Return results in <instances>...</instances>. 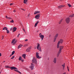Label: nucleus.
I'll use <instances>...</instances> for the list:
<instances>
[{"instance_id": "53", "label": "nucleus", "mask_w": 74, "mask_h": 74, "mask_svg": "<svg viewBox=\"0 0 74 74\" xmlns=\"http://www.w3.org/2000/svg\"><path fill=\"white\" fill-rule=\"evenodd\" d=\"M21 10H23V9H21Z\"/></svg>"}, {"instance_id": "22", "label": "nucleus", "mask_w": 74, "mask_h": 74, "mask_svg": "<svg viewBox=\"0 0 74 74\" xmlns=\"http://www.w3.org/2000/svg\"><path fill=\"white\" fill-rule=\"evenodd\" d=\"M63 46H61L60 47V49L61 50H62V49H63Z\"/></svg>"}, {"instance_id": "43", "label": "nucleus", "mask_w": 74, "mask_h": 74, "mask_svg": "<svg viewBox=\"0 0 74 74\" xmlns=\"http://www.w3.org/2000/svg\"><path fill=\"white\" fill-rule=\"evenodd\" d=\"M13 5V4L12 3L10 4V5Z\"/></svg>"}, {"instance_id": "44", "label": "nucleus", "mask_w": 74, "mask_h": 74, "mask_svg": "<svg viewBox=\"0 0 74 74\" xmlns=\"http://www.w3.org/2000/svg\"><path fill=\"white\" fill-rule=\"evenodd\" d=\"M8 17H7V16H6V18L7 19H8Z\"/></svg>"}, {"instance_id": "7", "label": "nucleus", "mask_w": 74, "mask_h": 74, "mask_svg": "<svg viewBox=\"0 0 74 74\" xmlns=\"http://www.w3.org/2000/svg\"><path fill=\"white\" fill-rule=\"evenodd\" d=\"M40 17V14H38L37 15H36L35 16V18L36 19H39V18Z\"/></svg>"}, {"instance_id": "46", "label": "nucleus", "mask_w": 74, "mask_h": 74, "mask_svg": "<svg viewBox=\"0 0 74 74\" xmlns=\"http://www.w3.org/2000/svg\"><path fill=\"white\" fill-rule=\"evenodd\" d=\"M13 12H16V11H15V10H14L13 11Z\"/></svg>"}, {"instance_id": "15", "label": "nucleus", "mask_w": 74, "mask_h": 74, "mask_svg": "<svg viewBox=\"0 0 74 74\" xmlns=\"http://www.w3.org/2000/svg\"><path fill=\"white\" fill-rule=\"evenodd\" d=\"M22 56L23 58L24 59H26V54H23V55H22Z\"/></svg>"}, {"instance_id": "2", "label": "nucleus", "mask_w": 74, "mask_h": 74, "mask_svg": "<svg viewBox=\"0 0 74 74\" xmlns=\"http://www.w3.org/2000/svg\"><path fill=\"white\" fill-rule=\"evenodd\" d=\"M31 65L29 66V68L32 70H33L34 69V63H31Z\"/></svg>"}, {"instance_id": "9", "label": "nucleus", "mask_w": 74, "mask_h": 74, "mask_svg": "<svg viewBox=\"0 0 74 74\" xmlns=\"http://www.w3.org/2000/svg\"><path fill=\"white\" fill-rule=\"evenodd\" d=\"M10 69L11 70H13V69H16V70H18L17 68L14 66H12L11 67Z\"/></svg>"}, {"instance_id": "5", "label": "nucleus", "mask_w": 74, "mask_h": 74, "mask_svg": "<svg viewBox=\"0 0 74 74\" xmlns=\"http://www.w3.org/2000/svg\"><path fill=\"white\" fill-rule=\"evenodd\" d=\"M39 53L38 52H37L36 53V57L38 59H40V58H41V57H40V56L38 55Z\"/></svg>"}, {"instance_id": "47", "label": "nucleus", "mask_w": 74, "mask_h": 74, "mask_svg": "<svg viewBox=\"0 0 74 74\" xmlns=\"http://www.w3.org/2000/svg\"><path fill=\"white\" fill-rule=\"evenodd\" d=\"M1 56V53H0V56Z\"/></svg>"}, {"instance_id": "8", "label": "nucleus", "mask_w": 74, "mask_h": 74, "mask_svg": "<svg viewBox=\"0 0 74 74\" xmlns=\"http://www.w3.org/2000/svg\"><path fill=\"white\" fill-rule=\"evenodd\" d=\"M64 6H65V5H61L58 6V8L59 9H60V8H62L63 7H64Z\"/></svg>"}, {"instance_id": "40", "label": "nucleus", "mask_w": 74, "mask_h": 74, "mask_svg": "<svg viewBox=\"0 0 74 74\" xmlns=\"http://www.w3.org/2000/svg\"><path fill=\"white\" fill-rule=\"evenodd\" d=\"M19 35H20V34H18V35L17 36V37H19Z\"/></svg>"}, {"instance_id": "34", "label": "nucleus", "mask_w": 74, "mask_h": 74, "mask_svg": "<svg viewBox=\"0 0 74 74\" xmlns=\"http://www.w3.org/2000/svg\"><path fill=\"white\" fill-rule=\"evenodd\" d=\"M68 5L69 6V7H71V5L70 4H68Z\"/></svg>"}, {"instance_id": "20", "label": "nucleus", "mask_w": 74, "mask_h": 74, "mask_svg": "<svg viewBox=\"0 0 74 74\" xmlns=\"http://www.w3.org/2000/svg\"><path fill=\"white\" fill-rule=\"evenodd\" d=\"M61 52H62V50H61V49H60L59 51L58 52V56H59V54L60 53H61Z\"/></svg>"}, {"instance_id": "10", "label": "nucleus", "mask_w": 74, "mask_h": 74, "mask_svg": "<svg viewBox=\"0 0 74 74\" xmlns=\"http://www.w3.org/2000/svg\"><path fill=\"white\" fill-rule=\"evenodd\" d=\"M16 29H17V28L16 27H14L13 28V32H15V31L16 30Z\"/></svg>"}, {"instance_id": "36", "label": "nucleus", "mask_w": 74, "mask_h": 74, "mask_svg": "<svg viewBox=\"0 0 74 74\" xmlns=\"http://www.w3.org/2000/svg\"><path fill=\"white\" fill-rule=\"evenodd\" d=\"M4 36H2V40H3V39H4Z\"/></svg>"}, {"instance_id": "19", "label": "nucleus", "mask_w": 74, "mask_h": 74, "mask_svg": "<svg viewBox=\"0 0 74 74\" xmlns=\"http://www.w3.org/2000/svg\"><path fill=\"white\" fill-rule=\"evenodd\" d=\"M7 27H4L3 29V30H7Z\"/></svg>"}, {"instance_id": "12", "label": "nucleus", "mask_w": 74, "mask_h": 74, "mask_svg": "<svg viewBox=\"0 0 74 74\" xmlns=\"http://www.w3.org/2000/svg\"><path fill=\"white\" fill-rule=\"evenodd\" d=\"M30 47H29L28 49L26 50V52H30Z\"/></svg>"}, {"instance_id": "39", "label": "nucleus", "mask_w": 74, "mask_h": 74, "mask_svg": "<svg viewBox=\"0 0 74 74\" xmlns=\"http://www.w3.org/2000/svg\"><path fill=\"white\" fill-rule=\"evenodd\" d=\"M6 67V68H9L10 66H7Z\"/></svg>"}, {"instance_id": "1", "label": "nucleus", "mask_w": 74, "mask_h": 74, "mask_svg": "<svg viewBox=\"0 0 74 74\" xmlns=\"http://www.w3.org/2000/svg\"><path fill=\"white\" fill-rule=\"evenodd\" d=\"M63 40L62 39L60 40V41H58L57 44V48H58L59 47V45H60V43L61 44H62V43H63Z\"/></svg>"}, {"instance_id": "55", "label": "nucleus", "mask_w": 74, "mask_h": 74, "mask_svg": "<svg viewBox=\"0 0 74 74\" xmlns=\"http://www.w3.org/2000/svg\"><path fill=\"white\" fill-rule=\"evenodd\" d=\"M16 43V42H15L14 43V44H15Z\"/></svg>"}, {"instance_id": "50", "label": "nucleus", "mask_w": 74, "mask_h": 74, "mask_svg": "<svg viewBox=\"0 0 74 74\" xmlns=\"http://www.w3.org/2000/svg\"><path fill=\"white\" fill-rule=\"evenodd\" d=\"M64 67H63V70H64Z\"/></svg>"}, {"instance_id": "33", "label": "nucleus", "mask_w": 74, "mask_h": 74, "mask_svg": "<svg viewBox=\"0 0 74 74\" xmlns=\"http://www.w3.org/2000/svg\"><path fill=\"white\" fill-rule=\"evenodd\" d=\"M14 53H15V51H13L12 53V55H14Z\"/></svg>"}, {"instance_id": "52", "label": "nucleus", "mask_w": 74, "mask_h": 74, "mask_svg": "<svg viewBox=\"0 0 74 74\" xmlns=\"http://www.w3.org/2000/svg\"><path fill=\"white\" fill-rule=\"evenodd\" d=\"M63 74H66V72H65Z\"/></svg>"}, {"instance_id": "4", "label": "nucleus", "mask_w": 74, "mask_h": 74, "mask_svg": "<svg viewBox=\"0 0 74 74\" xmlns=\"http://www.w3.org/2000/svg\"><path fill=\"white\" fill-rule=\"evenodd\" d=\"M39 37L41 38L42 39V41L43 40V39L44 38V36L43 35H42V34L41 33H40L39 34Z\"/></svg>"}, {"instance_id": "18", "label": "nucleus", "mask_w": 74, "mask_h": 74, "mask_svg": "<svg viewBox=\"0 0 74 74\" xmlns=\"http://www.w3.org/2000/svg\"><path fill=\"white\" fill-rule=\"evenodd\" d=\"M28 0H24L23 3L24 4H26V3L27 2Z\"/></svg>"}, {"instance_id": "35", "label": "nucleus", "mask_w": 74, "mask_h": 74, "mask_svg": "<svg viewBox=\"0 0 74 74\" xmlns=\"http://www.w3.org/2000/svg\"><path fill=\"white\" fill-rule=\"evenodd\" d=\"M67 70H68V71H69V66H67Z\"/></svg>"}, {"instance_id": "26", "label": "nucleus", "mask_w": 74, "mask_h": 74, "mask_svg": "<svg viewBox=\"0 0 74 74\" xmlns=\"http://www.w3.org/2000/svg\"><path fill=\"white\" fill-rule=\"evenodd\" d=\"M22 57H21V56H20L19 59H18V60H22Z\"/></svg>"}, {"instance_id": "21", "label": "nucleus", "mask_w": 74, "mask_h": 74, "mask_svg": "<svg viewBox=\"0 0 74 74\" xmlns=\"http://www.w3.org/2000/svg\"><path fill=\"white\" fill-rule=\"evenodd\" d=\"M58 34H56V35H55L54 37L55 39H56V38L58 37Z\"/></svg>"}, {"instance_id": "23", "label": "nucleus", "mask_w": 74, "mask_h": 74, "mask_svg": "<svg viewBox=\"0 0 74 74\" xmlns=\"http://www.w3.org/2000/svg\"><path fill=\"white\" fill-rule=\"evenodd\" d=\"M56 58H55L54 59L53 62H54V63H56Z\"/></svg>"}, {"instance_id": "28", "label": "nucleus", "mask_w": 74, "mask_h": 74, "mask_svg": "<svg viewBox=\"0 0 74 74\" xmlns=\"http://www.w3.org/2000/svg\"><path fill=\"white\" fill-rule=\"evenodd\" d=\"M10 23H14V20L13 19H12L11 21H10Z\"/></svg>"}, {"instance_id": "45", "label": "nucleus", "mask_w": 74, "mask_h": 74, "mask_svg": "<svg viewBox=\"0 0 74 74\" xmlns=\"http://www.w3.org/2000/svg\"><path fill=\"white\" fill-rule=\"evenodd\" d=\"M12 30V27L10 28V30Z\"/></svg>"}, {"instance_id": "41", "label": "nucleus", "mask_w": 74, "mask_h": 74, "mask_svg": "<svg viewBox=\"0 0 74 74\" xmlns=\"http://www.w3.org/2000/svg\"><path fill=\"white\" fill-rule=\"evenodd\" d=\"M25 41H28V40L27 39H26L25 40Z\"/></svg>"}, {"instance_id": "54", "label": "nucleus", "mask_w": 74, "mask_h": 74, "mask_svg": "<svg viewBox=\"0 0 74 74\" xmlns=\"http://www.w3.org/2000/svg\"><path fill=\"white\" fill-rule=\"evenodd\" d=\"M4 62H5V61H4V62H3V63H4Z\"/></svg>"}, {"instance_id": "3", "label": "nucleus", "mask_w": 74, "mask_h": 74, "mask_svg": "<svg viewBox=\"0 0 74 74\" xmlns=\"http://www.w3.org/2000/svg\"><path fill=\"white\" fill-rule=\"evenodd\" d=\"M38 44V45L37 46V49H38L39 51H41V47L40 46V44Z\"/></svg>"}, {"instance_id": "51", "label": "nucleus", "mask_w": 74, "mask_h": 74, "mask_svg": "<svg viewBox=\"0 0 74 74\" xmlns=\"http://www.w3.org/2000/svg\"><path fill=\"white\" fill-rule=\"evenodd\" d=\"M12 55H12V54L10 56V57L11 56H12Z\"/></svg>"}, {"instance_id": "31", "label": "nucleus", "mask_w": 74, "mask_h": 74, "mask_svg": "<svg viewBox=\"0 0 74 74\" xmlns=\"http://www.w3.org/2000/svg\"><path fill=\"white\" fill-rule=\"evenodd\" d=\"M15 57V56H13L11 58V59H14V57Z\"/></svg>"}, {"instance_id": "24", "label": "nucleus", "mask_w": 74, "mask_h": 74, "mask_svg": "<svg viewBox=\"0 0 74 74\" xmlns=\"http://www.w3.org/2000/svg\"><path fill=\"white\" fill-rule=\"evenodd\" d=\"M28 44H25L24 45V47H27V46H28Z\"/></svg>"}, {"instance_id": "11", "label": "nucleus", "mask_w": 74, "mask_h": 74, "mask_svg": "<svg viewBox=\"0 0 74 74\" xmlns=\"http://www.w3.org/2000/svg\"><path fill=\"white\" fill-rule=\"evenodd\" d=\"M22 46H23V45H22L20 44L18 46V49H19V48H21V47H22Z\"/></svg>"}, {"instance_id": "13", "label": "nucleus", "mask_w": 74, "mask_h": 74, "mask_svg": "<svg viewBox=\"0 0 74 74\" xmlns=\"http://www.w3.org/2000/svg\"><path fill=\"white\" fill-rule=\"evenodd\" d=\"M40 11H35L34 13V14H39V13H40Z\"/></svg>"}, {"instance_id": "38", "label": "nucleus", "mask_w": 74, "mask_h": 74, "mask_svg": "<svg viewBox=\"0 0 74 74\" xmlns=\"http://www.w3.org/2000/svg\"><path fill=\"white\" fill-rule=\"evenodd\" d=\"M56 39H55V38H54V40H53L54 42H55V41H56Z\"/></svg>"}, {"instance_id": "25", "label": "nucleus", "mask_w": 74, "mask_h": 74, "mask_svg": "<svg viewBox=\"0 0 74 74\" xmlns=\"http://www.w3.org/2000/svg\"><path fill=\"white\" fill-rule=\"evenodd\" d=\"M62 20H63V19H61V20L59 22V24H60V23H61V22H62Z\"/></svg>"}, {"instance_id": "16", "label": "nucleus", "mask_w": 74, "mask_h": 74, "mask_svg": "<svg viewBox=\"0 0 74 74\" xmlns=\"http://www.w3.org/2000/svg\"><path fill=\"white\" fill-rule=\"evenodd\" d=\"M36 62V60L34 59V58L32 60V63H34Z\"/></svg>"}, {"instance_id": "29", "label": "nucleus", "mask_w": 74, "mask_h": 74, "mask_svg": "<svg viewBox=\"0 0 74 74\" xmlns=\"http://www.w3.org/2000/svg\"><path fill=\"white\" fill-rule=\"evenodd\" d=\"M6 30L7 31V33L8 34L10 33V31L8 30V29Z\"/></svg>"}, {"instance_id": "14", "label": "nucleus", "mask_w": 74, "mask_h": 74, "mask_svg": "<svg viewBox=\"0 0 74 74\" xmlns=\"http://www.w3.org/2000/svg\"><path fill=\"white\" fill-rule=\"evenodd\" d=\"M14 71H16V72H17L18 73H19V74H22L21 72L20 71H18V70H16L14 69Z\"/></svg>"}, {"instance_id": "42", "label": "nucleus", "mask_w": 74, "mask_h": 74, "mask_svg": "<svg viewBox=\"0 0 74 74\" xmlns=\"http://www.w3.org/2000/svg\"><path fill=\"white\" fill-rule=\"evenodd\" d=\"M21 61L22 62H24V60H21Z\"/></svg>"}, {"instance_id": "48", "label": "nucleus", "mask_w": 74, "mask_h": 74, "mask_svg": "<svg viewBox=\"0 0 74 74\" xmlns=\"http://www.w3.org/2000/svg\"><path fill=\"white\" fill-rule=\"evenodd\" d=\"M23 30L24 32H25V29H23Z\"/></svg>"}, {"instance_id": "17", "label": "nucleus", "mask_w": 74, "mask_h": 74, "mask_svg": "<svg viewBox=\"0 0 74 74\" xmlns=\"http://www.w3.org/2000/svg\"><path fill=\"white\" fill-rule=\"evenodd\" d=\"M38 22H39L38 21H37L36 23H35V27H36L37 26V24H38Z\"/></svg>"}, {"instance_id": "27", "label": "nucleus", "mask_w": 74, "mask_h": 74, "mask_svg": "<svg viewBox=\"0 0 74 74\" xmlns=\"http://www.w3.org/2000/svg\"><path fill=\"white\" fill-rule=\"evenodd\" d=\"M15 39H14L13 40L12 42V43H14V42H15Z\"/></svg>"}, {"instance_id": "37", "label": "nucleus", "mask_w": 74, "mask_h": 74, "mask_svg": "<svg viewBox=\"0 0 74 74\" xmlns=\"http://www.w3.org/2000/svg\"><path fill=\"white\" fill-rule=\"evenodd\" d=\"M8 19H11V18L10 17H8Z\"/></svg>"}, {"instance_id": "6", "label": "nucleus", "mask_w": 74, "mask_h": 74, "mask_svg": "<svg viewBox=\"0 0 74 74\" xmlns=\"http://www.w3.org/2000/svg\"><path fill=\"white\" fill-rule=\"evenodd\" d=\"M66 21L67 23H70V18L69 17L66 18Z\"/></svg>"}, {"instance_id": "49", "label": "nucleus", "mask_w": 74, "mask_h": 74, "mask_svg": "<svg viewBox=\"0 0 74 74\" xmlns=\"http://www.w3.org/2000/svg\"><path fill=\"white\" fill-rule=\"evenodd\" d=\"M47 59H48V60H49V58H48Z\"/></svg>"}, {"instance_id": "32", "label": "nucleus", "mask_w": 74, "mask_h": 74, "mask_svg": "<svg viewBox=\"0 0 74 74\" xmlns=\"http://www.w3.org/2000/svg\"><path fill=\"white\" fill-rule=\"evenodd\" d=\"M74 16V14H73L72 15H70V17H73Z\"/></svg>"}, {"instance_id": "30", "label": "nucleus", "mask_w": 74, "mask_h": 74, "mask_svg": "<svg viewBox=\"0 0 74 74\" xmlns=\"http://www.w3.org/2000/svg\"><path fill=\"white\" fill-rule=\"evenodd\" d=\"M62 66L63 67H65V63H64V64H62Z\"/></svg>"}]
</instances>
